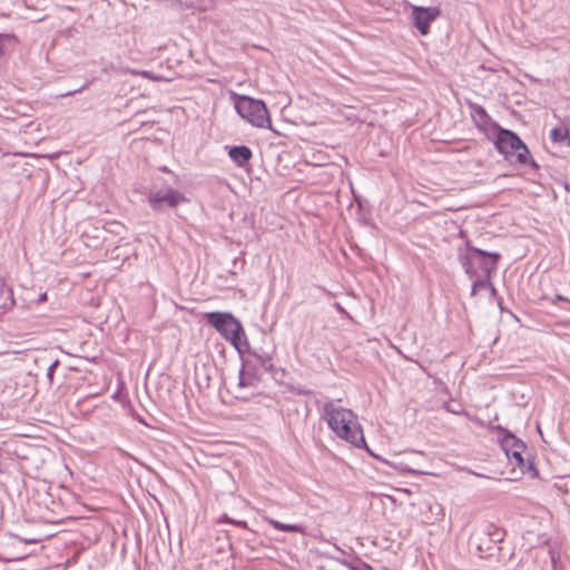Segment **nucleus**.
Returning <instances> with one entry per match:
<instances>
[{
    "instance_id": "f257e3e1",
    "label": "nucleus",
    "mask_w": 570,
    "mask_h": 570,
    "mask_svg": "<svg viewBox=\"0 0 570 570\" xmlns=\"http://www.w3.org/2000/svg\"><path fill=\"white\" fill-rule=\"evenodd\" d=\"M323 417L338 438L356 448H366L363 429L351 410L337 406L334 401H328L323 405Z\"/></svg>"
},
{
    "instance_id": "f03ea898",
    "label": "nucleus",
    "mask_w": 570,
    "mask_h": 570,
    "mask_svg": "<svg viewBox=\"0 0 570 570\" xmlns=\"http://www.w3.org/2000/svg\"><path fill=\"white\" fill-rule=\"evenodd\" d=\"M500 257L499 253L468 246L466 253L460 255V263L470 278L490 277V274L495 271Z\"/></svg>"
},
{
    "instance_id": "7ed1b4c3",
    "label": "nucleus",
    "mask_w": 570,
    "mask_h": 570,
    "mask_svg": "<svg viewBox=\"0 0 570 570\" xmlns=\"http://www.w3.org/2000/svg\"><path fill=\"white\" fill-rule=\"evenodd\" d=\"M206 321L217 330L235 348L242 351L245 336L242 324L229 313L212 312L205 315Z\"/></svg>"
},
{
    "instance_id": "20e7f679",
    "label": "nucleus",
    "mask_w": 570,
    "mask_h": 570,
    "mask_svg": "<svg viewBox=\"0 0 570 570\" xmlns=\"http://www.w3.org/2000/svg\"><path fill=\"white\" fill-rule=\"evenodd\" d=\"M238 115L255 127L271 128V118L266 105L262 100L239 96L235 102Z\"/></svg>"
},
{
    "instance_id": "39448f33",
    "label": "nucleus",
    "mask_w": 570,
    "mask_h": 570,
    "mask_svg": "<svg viewBox=\"0 0 570 570\" xmlns=\"http://www.w3.org/2000/svg\"><path fill=\"white\" fill-rule=\"evenodd\" d=\"M494 146L507 159L515 157L519 164L528 163L529 149L513 131L500 129L494 139Z\"/></svg>"
},
{
    "instance_id": "423d86ee",
    "label": "nucleus",
    "mask_w": 570,
    "mask_h": 570,
    "mask_svg": "<svg viewBox=\"0 0 570 570\" xmlns=\"http://www.w3.org/2000/svg\"><path fill=\"white\" fill-rule=\"evenodd\" d=\"M502 540L503 531L494 524H487L472 533L469 546L479 553L480 558H483L484 552L490 553Z\"/></svg>"
},
{
    "instance_id": "0eeeda50",
    "label": "nucleus",
    "mask_w": 570,
    "mask_h": 570,
    "mask_svg": "<svg viewBox=\"0 0 570 570\" xmlns=\"http://www.w3.org/2000/svg\"><path fill=\"white\" fill-rule=\"evenodd\" d=\"M186 197L174 188H165L151 191L148 195V203L154 210H163L164 207L175 208L180 203H185Z\"/></svg>"
},
{
    "instance_id": "6e6552de",
    "label": "nucleus",
    "mask_w": 570,
    "mask_h": 570,
    "mask_svg": "<svg viewBox=\"0 0 570 570\" xmlns=\"http://www.w3.org/2000/svg\"><path fill=\"white\" fill-rule=\"evenodd\" d=\"M501 446L511 462L513 461L514 464L520 469L524 468V460L522 453L524 452L527 446L521 440L508 433L502 439Z\"/></svg>"
},
{
    "instance_id": "1a4fd4ad",
    "label": "nucleus",
    "mask_w": 570,
    "mask_h": 570,
    "mask_svg": "<svg viewBox=\"0 0 570 570\" xmlns=\"http://www.w3.org/2000/svg\"><path fill=\"white\" fill-rule=\"evenodd\" d=\"M440 14V9L435 7H413L412 19L414 26L422 35H428L430 24Z\"/></svg>"
},
{
    "instance_id": "9d476101",
    "label": "nucleus",
    "mask_w": 570,
    "mask_h": 570,
    "mask_svg": "<svg viewBox=\"0 0 570 570\" xmlns=\"http://www.w3.org/2000/svg\"><path fill=\"white\" fill-rule=\"evenodd\" d=\"M228 155L238 166L247 164L253 156L252 150L247 146L232 147Z\"/></svg>"
},
{
    "instance_id": "9b49d317",
    "label": "nucleus",
    "mask_w": 570,
    "mask_h": 570,
    "mask_svg": "<svg viewBox=\"0 0 570 570\" xmlns=\"http://www.w3.org/2000/svg\"><path fill=\"white\" fill-rule=\"evenodd\" d=\"M274 529L284 531V532H295V533H303V527L299 524H286L282 523L277 520H274L272 518L265 519Z\"/></svg>"
},
{
    "instance_id": "f8f14e48",
    "label": "nucleus",
    "mask_w": 570,
    "mask_h": 570,
    "mask_svg": "<svg viewBox=\"0 0 570 570\" xmlns=\"http://www.w3.org/2000/svg\"><path fill=\"white\" fill-rule=\"evenodd\" d=\"M550 139L552 142L567 144L570 146V135L567 128L556 127L550 131Z\"/></svg>"
},
{
    "instance_id": "ddd939ff",
    "label": "nucleus",
    "mask_w": 570,
    "mask_h": 570,
    "mask_svg": "<svg viewBox=\"0 0 570 570\" xmlns=\"http://www.w3.org/2000/svg\"><path fill=\"white\" fill-rule=\"evenodd\" d=\"M489 278L490 277H473L471 295L475 296L476 293L483 288H489V289H491L492 293H494L495 292L494 286L492 285V283L490 282Z\"/></svg>"
},
{
    "instance_id": "4468645a",
    "label": "nucleus",
    "mask_w": 570,
    "mask_h": 570,
    "mask_svg": "<svg viewBox=\"0 0 570 570\" xmlns=\"http://www.w3.org/2000/svg\"><path fill=\"white\" fill-rule=\"evenodd\" d=\"M254 384H255V377L253 375H248L245 372V366L243 365L242 368L239 370V373H238L237 387L239 390H242V389H245V387L254 386Z\"/></svg>"
},
{
    "instance_id": "2eb2a0df",
    "label": "nucleus",
    "mask_w": 570,
    "mask_h": 570,
    "mask_svg": "<svg viewBox=\"0 0 570 570\" xmlns=\"http://www.w3.org/2000/svg\"><path fill=\"white\" fill-rule=\"evenodd\" d=\"M472 117L479 124H482V125H485L489 121V116H488L485 109L478 105L472 106Z\"/></svg>"
},
{
    "instance_id": "dca6fc26",
    "label": "nucleus",
    "mask_w": 570,
    "mask_h": 570,
    "mask_svg": "<svg viewBox=\"0 0 570 570\" xmlns=\"http://www.w3.org/2000/svg\"><path fill=\"white\" fill-rule=\"evenodd\" d=\"M17 38L11 33H0V58L4 55L7 45L16 42Z\"/></svg>"
},
{
    "instance_id": "f3484780",
    "label": "nucleus",
    "mask_w": 570,
    "mask_h": 570,
    "mask_svg": "<svg viewBox=\"0 0 570 570\" xmlns=\"http://www.w3.org/2000/svg\"><path fill=\"white\" fill-rule=\"evenodd\" d=\"M128 72H130L131 75H138V76H141L146 79H151V80H156L158 79L157 77H154L153 73L150 71H147V70H135V69H129Z\"/></svg>"
},
{
    "instance_id": "a211bd4d",
    "label": "nucleus",
    "mask_w": 570,
    "mask_h": 570,
    "mask_svg": "<svg viewBox=\"0 0 570 570\" xmlns=\"http://www.w3.org/2000/svg\"><path fill=\"white\" fill-rule=\"evenodd\" d=\"M59 365V361L58 360H55L50 363V365L48 366V370H47V377L49 380L50 383H52V380H53V374H55V370L56 367Z\"/></svg>"
},
{
    "instance_id": "6ab92c4d",
    "label": "nucleus",
    "mask_w": 570,
    "mask_h": 570,
    "mask_svg": "<svg viewBox=\"0 0 570 570\" xmlns=\"http://www.w3.org/2000/svg\"><path fill=\"white\" fill-rule=\"evenodd\" d=\"M87 87V85H83L82 87H80L79 89H75L72 91H68L66 94H62L60 95L61 97H68V96H71L73 94H77V92H80L82 89H85Z\"/></svg>"
},
{
    "instance_id": "aec40b11",
    "label": "nucleus",
    "mask_w": 570,
    "mask_h": 570,
    "mask_svg": "<svg viewBox=\"0 0 570 570\" xmlns=\"http://www.w3.org/2000/svg\"><path fill=\"white\" fill-rule=\"evenodd\" d=\"M47 299V294L46 293H42L39 298H38V303H42Z\"/></svg>"
},
{
    "instance_id": "412c9836",
    "label": "nucleus",
    "mask_w": 570,
    "mask_h": 570,
    "mask_svg": "<svg viewBox=\"0 0 570 570\" xmlns=\"http://www.w3.org/2000/svg\"><path fill=\"white\" fill-rule=\"evenodd\" d=\"M343 564L348 567L350 570H357L354 566H350L346 561H343Z\"/></svg>"
},
{
    "instance_id": "4be33fe9",
    "label": "nucleus",
    "mask_w": 570,
    "mask_h": 570,
    "mask_svg": "<svg viewBox=\"0 0 570 570\" xmlns=\"http://www.w3.org/2000/svg\"><path fill=\"white\" fill-rule=\"evenodd\" d=\"M235 524H237L238 527H246L245 521H237V522H235Z\"/></svg>"
},
{
    "instance_id": "5701e85b",
    "label": "nucleus",
    "mask_w": 570,
    "mask_h": 570,
    "mask_svg": "<svg viewBox=\"0 0 570 570\" xmlns=\"http://www.w3.org/2000/svg\"><path fill=\"white\" fill-rule=\"evenodd\" d=\"M557 299H559V301H567V298L561 296V295H557Z\"/></svg>"
}]
</instances>
